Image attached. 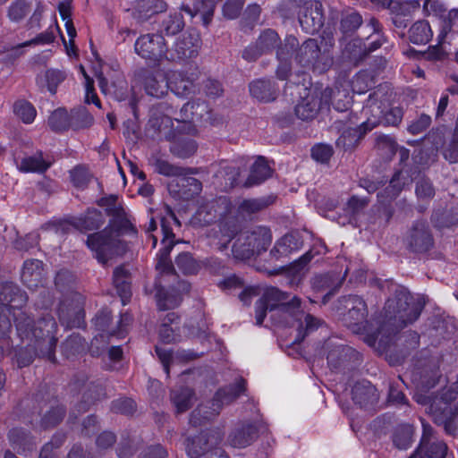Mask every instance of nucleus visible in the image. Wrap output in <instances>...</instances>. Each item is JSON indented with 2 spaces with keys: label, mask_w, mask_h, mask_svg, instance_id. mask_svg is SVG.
Segmentation results:
<instances>
[{
  "label": "nucleus",
  "mask_w": 458,
  "mask_h": 458,
  "mask_svg": "<svg viewBox=\"0 0 458 458\" xmlns=\"http://www.w3.org/2000/svg\"><path fill=\"white\" fill-rule=\"evenodd\" d=\"M325 103L331 101L334 108L339 112L347 111L352 103V98L347 89L336 87L326 88L321 93Z\"/></svg>",
  "instance_id": "35"
},
{
  "label": "nucleus",
  "mask_w": 458,
  "mask_h": 458,
  "mask_svg": "<svg viewBox=\"0 0 458 458\" xmlns=\"http://www.w3.org/2000/svg\"><path fill=\"white\" fill-rule=\"evenodd\" d=\"M376 108L378 111V114H377L378 117V123L386 126L396 127L402 123L403 117V108L394 106L379 110V106H377Z\"/></svg>",
  "instance_id": "53"
},
{
  "label": "nucleus",
  "mask_w": 458,
  "mask_h": 458,
  "mask_svg": "<svg viewBox=\"0 0 458 458\" xmlns=\"http://www.w3.org/2000/svg\"><path fill=\"white\" fill-rule=\"evenodd\" d=\"M21 277L23 284L30 290L43 286L45 282L43 262L38 259L26 260Z\"/></svg>",
  "instance_id": "30"
},
{
  "label": "nucleus",
  "mask_w": 458,
  "mask_h": 458,
  "mask_svg": "<svg viewBox=\"0 0 458 458\" xmlns=\"http://www.w3.org/2000/svg\"><path fill=\"white\" fill-rule=\"evenodd\" d=\"M275 201V197L266 196L257 199H247L241 201L238 206V214L244 217H250L252 215L260 212Z\"/></svg>",
  "instance_id": "42"
},
{
  "label": "nucleus",
  "mask_w": 458,
  "mask_h": 458,
  "mask_svg": "<svg viewBox=\"0 0 458 458\" xmlns=\"http://www.w3.org/2000/svg\"><path fill=\"white\" fill-rule=\"evenodd\" d=\"M181 10L191 17L199 15L202 24L208 27L214 16L215 2L213 0H184Z\"/></svg>",
  "instance_id": "27"
},
{
  "label": "nucleus",
  "mask_w": 458,
  "mask_h": 458,
  "mask_svg": "<svg viewBox=\"0 0 458 458\" xmlns=\"http://www.w3.org/2000/svg\"><path fill=\"white\" fill-rule=\"evenodd\" d=\"M335 46L334 34L331 30H323L318 38H308L299 44L295 62L305 69L319 73L328 71L334 64L332 49Z\"/></svg>",
  "instance_id": "4"
},
{
  "label": "nucleus",
  "mask_w": 458,
  "mask_h": 458,
  "mask_svg": "<svg viewBox=\"0 0 458 458\" xmlns=\"http://www.w3.org/2000/svg\"><path fill=\"white\" fill-rule=\"evenodd\" d=\"M323 325H325V321L323 319L317 318L311 314H307L304 318L303 322L300 324L296 341H302L306 337V335L316 331Z\"/></svg>",
  "instance_id": "61"
},
{
  "label": "nucleus",
  "mask_w": 458,
  "mask_h": 458,
  "mask_svg": "<svg viewBox=\"0 0 458 458\" xmlns=\"http://www.w3.org/2000/svg\"><path fill=\"white\" fill-rule=\"evenodd\" d=\"M63 354L70 359L85 349L84 339L78 334L71 335L61 346Z\"/></svg>",
  "instance_id": "59"
},
{
  "label": "nucleus",
  "mask_w": 458,
  "mask_h": 458,
  "mask_svg": "<svg viewBox=\"0 0 458 458\" xmlns=\"http://www.w3.org/2000/svg\"><path fill=\"white\" fill-rule=\"evenodd\" d=\"M457 396L458 392L449 387L435 396L417 395L416 401L428 405V412L435 423L444 426L448 434L455 435L458 432V403L453 406L452 403Z\"/></svg>",
  "instance_id": "5"
},
{
  "label": "nucleus",
  "mask_w": 458,
  "mask_h": 458,
  "mask_svg": "<svg viewBox=\"0 0 458 458\" xmlns=\"http://www.w3.org/2000/svg\"><path fill=\"white\" fill-rule=\"evenodd\" d=\"M300 306V298L294 296L289 300L287 293L279 289L276 287L267 288L255 305L256 324L261 325L263 323L267 311L294 315Z\"/></svg>",
  "instance_id": "7"
},
{
  "label": "nucleus",
  "mask_w": 458,
  "mask_h": 458,
  "mask_svg": "<svg viewBox=\"0 0 458 458\" xmlns=\"http://www.w3.org/2000/svg\"><path fill=\"white\" fill-rule=\"evenodd\" d=\"M27 299L26 293L13 283L7 282L0 286L2 310L10 308L14 318L19 312H23L20 308L27 302Z\"/></svg>",
  "instance_id": "20"
},
{
  "label": "nucleus",
  "mask_w": 458,
  "mask_h": 458,
  "mask_svg": "<svg viewBox=\"0 0 458 458\" xmlns=\"http://www.w3.org/2000/svg\"><path fill=\"white\" fill-rule=\"evenodd\" d=\"M135 52L144 59L159 61L167 55L164 36L159 33L140 36L135 42Z\"/></svg>",
  "instance_id": "17"
},
{
  "label": "nucleus",
  "mask_w": 458,
  "mask_h": 458,
  "mask_svg": "<svg viewBox=\"0 0 458 458\" xmlns=\"http://www.w3.org/2000/svg\"><path fill=\"white\" fill-rule=\"evenodd\" d=\"M73 386L74 388L80 390L82 387L83 393L81 402L74 406L70 413L68 421L72 423L75 422L79 415L86 412L92 404L105 396L103 386L99 383L88 382V378L84 376L81 378H76Z\"/></svg>",
  "instance_id": "15"
},
{
  "label": "nucleus",
  "mask_w": 458,
  "mask_h": 458,
  "mask_svg": "<svg viewBox=\"0 0 458 458\" xmlns=\"http://www.w3.org/2000/svg\"><path fill=\"white\" fill-rule=\"evenodd\" d=\"M424 302L414 299L409 291L403 286H396L394 296L389 298L384 308V321L380 326L378 335L386 336L395 334L418 319Z\"/></svg>",
  "instance_id": "2"
},
{
  "label": "nucleus",
  "mask_w": 458,
  "mask_h": 458,
  "mask_svg": "<svg viewBox=\"0 0 458 458\" xmlns=\"http://www.w3.org/2000/svg\"><path fill=\"white\" fill-rule=\"evenodd\" d=\"M280 45V36L272 30H264L255 42L247 46L242 52V57L249 62H255L260 56L273 53Z\"/></svg>",
  "instance_id": "16"
},
{
  "label": "nucleus",
  "mask_w": 458,
  "mask_h": 458,
  "mask_svg": "<svg viewBox=\"0 0 458 458\" xmlns=\"http://www.w3.org/2000/svg\"><path fill=\"white\" fill-rule=\"evenodd\" d=\"M259 437V428L254 423H242L232 430L228 437L229 444L235 448H245Z\"/></svg>",
  "instance_id": "25"
},
{
  "label": "nucleus",
  "mask_w": 458,
  "mask_h": 458,
  "mask_svg": "<svg viewBox=\"0 0 458 458\" xmlns=\"http://www.w3.org/2000/svg\"><path fill=\"white\" fill-rule=\"evenodd\" d=\"M7 439L13 451L21 455L30 454L37 447L36 437L24 428H11L8 431Z\"/></svg>",
  "instance_id": "23"
},
{
  "label": "nucleus",
  "mask_w": 458,
  "mask_h": 458,
  "mask_svg": "<svg viewBox=\"0 0 458 458\" xmlns=\"http://www.w3.org/2000/svg\"><path fill=\"white\" fill-rule=\"evenodd\" d=\"M382 44L383 41L378 38L369 42L368 45L357 39L350 42L345 47V51L349 54V59L357 64L366 58L371 52L378 49Z\"/></svg>",
  "instance_id": "39"
},
{
  "label": "nucleus",
  "mask_w": 458,
  "mask_h": 458,
  "mask_svg": "<svg viewBox=\"0 0 458 458\" xmlns=\"http://www.w3.org/2000/svg\"><path fill=\"white\" fill-rule=\"evenodd\" d=\"M228 201L226 198H219L218 199L208 201L199 207L195 215V219L201 225H208L226 213Z\"/></svg>",
  "instance_id": "24"
},
{
  "label": "nucleus",
  "mask_w": 458,
  "mask_h": 458,
  "mask_svg": "<svg viewBox=\"0 0 458 458\" xmlns=\"http://www.w3.org/2000/svg\"><path fill=\"white\" fill-rule=\"evenodd\" d=\"M339 305L346 312L344 321L346 327L354 333H360L366 329L368 309L365 301L358 295L343 296L338 300Z\"/></svg>",
  "instance_id": "12"
},
{
  "label": "nucleus",
  "mask_w": 458,
  "mask_h": 458,
  "mask_svg": "<svg viewBox=\"0 0 458 458\" xmlns=\"http://www.w3.org/2000/svg\"><path fill=\"white\" fill-rule=\"evenodd\" d=\"M51 165L50 162L43 158L41 151H38L35 155L23 157L18 165L19 171L22 173H45Z\"/></svg>",
  "instance_id": "46"
},
{
  "label": "nucleus",
  "mask_w": 458,
  "mask_h": 458,
  "mask_svg": "<svg viewBox=\"0 0 458 458\" xmlns=\"http://www.w3.org/2000/svg\"><path fill=\"white\" fill-rule=\"evenodd\" d=\"M165 277H176L175 270L172 273L158 271V276L145 284L144 290L146 294L153 295L159 310H171L177 307L182 298L180 293H188L191 284L186 281H179L176 286H173V293L166 291L163 285Z\"/></svg>",
  "instance_id": "8"
},
{
  "label": "nucleus",
  "mask_w": 458,
  "mask_h": 458,
  "mask_svg": "<svg viewBox=\"0 0 458 458\" xmlns=\"http://www.w3.org/2000/svg\"><path fill=\"white\" fill-rule=\"evenodd\" d=\"M197 148V143L192 139L182 138L175 140L170 149L174 156L188 158L196 152Z\"/></svg>",
  "instance_id": "57"
},
{
  "label": "nucleus",
  "mask_w": 458,
  "mask_h": 458,
  "mask_svg": "<svg viewBox=\"0 0 458 458\" xmlns=\"http://www.w3.org/2000/svg\"><path fill=\"white\" fill-rule=\"evenodd\" d=\"M198 72H175L172 74L168 81V89H170L175 95L185 97L194 93Z\"/></svg>",
  "instance_id": "28"
},
{
  "label": "nucleus",
  "mask_w": 458,
  "mask_h": 458,
  "mask_svg": "<svg viewBox=\"0 0 458 458\" xmlns=\"http://www.w3.org/2000/svg\"><path fill=\"white\" fill-rule=\"evenodd\" d=\"M69 118L71 128L74 131L89 128L94 122L93 116L83 106L72 109Z\"/></svg>",
  "instance_id": "52"
},
{
  "label": "nucleus",
  "mask_w": 458,
  "mask_h": 458,
  "mask_svg": "<svg viewBox=\"0 0 458 458\" xmlns=\"http://www.w3.org/2000/svg\"><path fill=\"white\" fill-rule=\"evenodd\" d=\"M113 283L122 299L123 304L125 305L131 296V274L129 270L123 266L116 267L113 273Z\"/></svg>",
  "instance_id": "41"
},
{
  "label": "nucleus",
  "mask_w": 458,
  "mask_h": 458,
  "mask_svg": "<svg viewBox=\"0 0 458 458\" xmlns=\"http://www.w3.org/2000/svg\"><path fill=\"white\" fill-rule=\"evenodd\" d=\"M302 247V240L298 233H289L277 240L270 250V255L276 259L288 257L292 252Z\"/></svg>",
  "instance_id": "31"
},
{
  "label": "nucleus",
  "mask_w": 458,
  "mask_h": 458,
  "mask_svg": "<svg viewBox=\"0 0 458 458\" xmlns=\"http://www.w3.org/2000/svg\"><path fill=\"white\" fill-rule=\"evenodd\" d=\"M362 17L359 13H342L339 30L344 37L352 36L362 24Z\"/></svg>",
  "instance_id": "49"
},
{
  "label": "nucleus",
  "mask_w": 458,
  "mask_h": 458,
  "mask_svg": "<svg viewBox=\"0 0 458 458\" xmlns=\"http://www.w3.org/2000/svg\"><path fill=\"white\" fill-rule=\"evenodd\" d=\"M194 392L188 387H181L171 392V401L174 403L176 412L182 413L192 406Z\"/></svg>",
  "instance_id": "48"
},
{
  "label": "nucleus",
  "mask_w": 458,
  "mask_h": 458,
  "mask_svg": "<svg viewBox=\"0 0 458 458\" xmlns=\"http://www.w3.org/2000/svg\"><path fill=\"white\" fill-rule=\"evenodd\" d=\"M55 286L60 293L58 314L67 324L80 319L83 314V296L76 290L75 276L69 270L61 269L55 277Z\"/></svg>",
  "instance_id": "6"
},
{
  "label": "nucleus",
  "mask_w": 458,
  "mask_h": 458,
  "mask_svg": "<svg viewBox=\"0 0 458 458\" xmlns=\"http://www.w3.org/2000/svg\"><path fill=\"white\" fill-rule=\"evenodd\" d=\"M323 98L315 93H309L301 98L294 111L296 116L302 121L313 120L318 114Z\"/></svg>",
  "instance_id": "33"
},
{
  "label": "nucleus",
  "mask_w": 458,
  "mask_h": 458,
  "mask_svg": "<svg viewBox=\"0 0 458 458\" xmlns=\"http://www.w3.org/2000/svg\"><path fill=\"white\" fill-rule=\"evenodd\" d=\"M99 88L103 94L109 96L114 100L123 101L129 96L128 83L122 73L115 72L111 81L102 72L97 75Z\"/></svg>",
  "instance_id": "22"
},
{
  "label": "nucleus",
  "mask_w": 458,
  "mask_h": 458,
  "mask_svg": "<svg viewBox=\"0 0 458 458\" xmlns=\"http://www.w3.org/2000/svg\"><path fill=\"white\" fill-rule=\"evenodd\" d=\"M299 47V40L293 35L285 37L284 41L280 39V45L276 48L277 61H292V57L296 55Z\"/></svg>",
  "instance_id": "51"
},
{
  "label": "nucleus",
  "mask_w": 458,
  "mask_h": 458,
  "mask_svg": "<svg viewBox=\"0 0 458 458\" xmlns=\"http://www.w3.org/2000/svg\"><path fill=\"white\" fill-rule=\"evenodd\" d=\"M114 231L137 233L136 227L123 208L119 211L118 215L112 216L107 227L89 234L86 240L87 246L95 252L96 258L102 264H106L108 259L119 252L121 241L118 239V234H114Z\"/></svg>",
  "instance_id": "3"
},
{
  "label": "nucleus",
  "mask_w": 458,
  "mask_h": 458,
  "mask_svg": "<svg viewBox=\"0 0 458 458\" xmlns=\"http://www.w3.org/2000/svg\"><path fill=\"white\" fill-rule=\"evenodd\" d=\"M245 391V380L241 378L235 384L220 388L215 394L214 400L224 405L234 402Z\"/></svg>",
  "instance_id": "45"
},
{
  "label": "nucleus",
  "mask_w": 458,
  "mask_h": 458,
  "mask_svg": "<svg viewBox=\"0 0 458 458\" xmlns=\"http://www.w3.org/2000/svg\"><path fill=\"white\" fill-rule=\"evenodd\" d=\"M370 129L371 128H368V124L366 123H362L355 128L348 127L337 139L336 147L344 151L354 149L364 137L367 131Z\"/></svg>",
  "instance_id": "36"
},
{
  "label": "nucleus",
  "mask_w": 458,
  "mask_h": 458,
  "mask_svg": "<svg viewBox=\"0 0 458 458\" xmlns=\"http://www.w3.org/2000/svg\"><path fill=\"white\" fill-rule=\"evenodd\" d=\"M48 125L55 132H62L71 128L69 114L64 108L55 110L48 118Z\"/></svg>",
  "instance_id": "56"
},
{
  "label": "nucleus",
  "mask_w": 458,
  "mask_h": 458,
  "mask_svg": "<svg viewBox=\"0 0 458 458\" xmlns=\"http://www.w3.org/2000/svg\"><path fill=\"white\" fill-rule=\"evenodd\" d=\"M413 428L411 425L398 426L393 435V442L396 448L405 450L411 446Z\"/></svg>",
  "instance_id": "58"
},
{
  "label": "nucleus",
  "mask_w": 458,
  "mask_h": 458,
  "mask_svg": "<svg viewBox=\"0 0 458 458\" xmlns=\"http://www.w3.org/2000/svg\"><path fill=\"white\" fill-rule=\"evenodd\" d=\"M176 120L189 123L191 132L195 133L197 130L192 123L211 122V108L206 101L201 99L189 101L182 106Z\"/></svg>",
  "instance_id": "18"
},
{
  "label": "nucleus",
  "mask_w": 458,
  "mask_h": 458,
  "mask_svg": "<svg viewBox=\"0 0 458 458\" xmlns=\"http://www.w3.org/2000/svg\"><path fill=\"white\" fill-rule=\"evenodd\" d=\"M112 315L107 310H100L94 318L96 328L106 334L107 336L118 335L116 328L111 327Z\"/></svg>",
  "instance_id": "63"
},
{
  "label": "nucleus",
  "mask_w": 458,
  "mask_h": 458,
  "mask_svg": "<svg viewBox=\"0 0 458 458\" xmlns=\"http://www.w3.org/2000/svg\"><path fill=\"white\" fill-rule=\"evenodd\" d=\"M167 4L165 0H138L135 10L142 17H150L153 14L163 13Z\"/></svg>",
  "instance_id": "55"
},
{
  "label": "nucleus",
  "mask_w": 458,
  "mask_h": 458,
  "mask_svg": "<svg viewBox=\"0 0 458 458\" xmlns=\"http://www.w3.org/2000/svg\"><path fill=\"white\" fill-rule=\"evenodd\" d=\"M218 439L208 433L202 432L194 437L186 440V451L191 458H199L201 455L214 450Z\"/></svg>",
  "instance_id": "29"
},
{
  "label": "nucleus",
  "mask_w": 458,
  "mask_h": 458,
  "mask_svg": "<svg viewBox=\"0 0 458 458\" xmlns=\"http://www.w3.org/2000/svg\"><path fill=\"white\" fill-rule=\"evenodd\" d=\"M301 26L307 32H314L323 26L322 4L319 1L305 3L299 13Z\"/></svg>",
  "instance_id": "21"
},
{
  "label": "nucleus",
  "mask_w": 458,
  "mask_h": 458,
  "mask_svg": "<svg viewBox=\"0 0 458 458\" xmlns=\"http://www.w3.org/2000/svg\"><path fill=\"white\" fill-rule=\"evenodd\" d=\"M201 47L199 33L195 29H189L182 34L168 49L166 59L173 62H182L195 58Z\"/></svg>",
  "instance_id": "13"
},
{
  "label": "nucleus",
  "mask_w": 458,
  "mask_h": 458,
  "mask_svg": "<svg viewBox=\"0 0 458 458\" xmlns=\"http://www.w3.org/2000/svg\"><path fill=\"white\" fill-rule=\"evenodd\" d=\"M161 233L163 235L161 241L163 247L157 254V262L156 264V269L157 271L173 274L174 266L170 259V252L175 244V235L173 233L172 228L167 225V222L165 218H162L161 220Z\"/></svg>",
  "instance_id": "19"
},
{
  "label": "nucleus",
  "mask_w": 458,
  "mask_h": 458,
  "mask_svg": "<svg viewBox=\"0 0 458 458\" xmlns=\"http://www.w3.org/2000/svg\"><path fill=\"white\" fill-rule=\"evenodd\" d=\"M177 268L184 275H195L199 270V264L190 252H182L175 259Z\"/></svg>",
  "instance_id": "60"
},
{
  "label": "nucleus",
  "mask_w": 458,
  "mask_h": 458,
  "mask_svg": "<svg viewBox=\"0 0 458 458\" xmlns=\"http://www.w3.org/2000/svg\"><path fill=\"white\" fill-rule=\"evenodd\" d=\"M17 335L24 345L15 349V359L19 368L31 364L36 357L46 358L55 362V350L57 338L55 333L57 324L55 318L47 314L34 321L25 312L15 316Z\"/></svg>",
  "instance_id": "1"
},
{
  "label": "nucleus",
  "mask_w": 458,
  "mask_h": 458,
  "mask_svg": "<svg viewBox=\"0 0 458 458\" xmlns=\"http://www.w3.org/2000/svg\"><path fill=\"white\" fill-rule=\"evenodd\" d=\"M447 449L443 441H431L428 429L424 428L420 445L411 455H416V458H445Z\"/></svg>",
  "instance_id": "26"
},
{
  "label": "nucleus",
  "mask_w": 458,
  "mask_h": 458,
  "mask_svg": "<svg viewBox=\"0 0 458 458\" xmlns=\"http://www.w3.org/2000/svg\"><path fill=\"white\" fill-rule=\"evenodd\" d=\"M143 87L145 92L151 97L160 98L168 92V81L163 75H154L152 72L144 70Z\"/></svg>",
  "instance_id": "38"
},
{
  "label": "nucleus",
  "mask_w": 458,
  "mask_h": 458,
  "mask_svg": "<svg viewBox=\"0 0 458 458\" xmlns=\"http://www.w3.org/2000/svg\"><path fill=\"white\" fill-rule=\"evenodd\" d=\"M344 276L339 277L335 273H327L316 276L312 279V288L317 292H328L323 296L322 302L326 304L335 292L342 286Z\"/></svg>",
  "instance_id": "32"
},
{
  "label": "nucleus",
  "mask_w": 458,
  "mask_h": 458,
  "mask_svg": "<svg viewBox=\"0 0 458 458\" xmlns=\"http://www.w3.org/2000/svg\"><path fill=\"white\" fill-rule=\"evenodd\" d=\"M405 249L415 254H424L434 247L432 230L426 220L413 221L403 235Z\"/></svg>",
  "instance_id": "10"
},
{
  "label": "nucleus",
  "mask_w": 458,
  "mask_h": 458,
  "mask_svg": "<svg viewBox=\"0 0 458 458\" xmlns=\"http://www.w3.org/2000/svg\"><path fill=\"white\" fill-rule=\"evenodd\" d=\"M352 400L360 408H369L378 400L376 387L368 381L359 382L352 387Z\"/></svg>",
  "instance_id": "34"
},
{
  "label": "nucleus",
  "mask_w": 458,
  "mask_h": 458,
  "mask_svg": "<svg viewBox=\"0 0 458 458\" xmlns=\"http://www.w3.org/2000/svg\"><path fill=\"white\" fill-rule=\"evenodd\" d=\"M376 148L379 154L388 160L392 159L398 149L395 140L388 136H379L377 139Z\"/></svg>",
  "instance_id": "64"
},
{
  "label": "nucleus",
  "mask_w": 458,
  "mask_h": 458,
  "mask_svg": "<svg viewBox=\"0 0 458 458\" xmlns=\"http://www.w3.org/2000/svg\"><path fill=\"white\" fill-rule=\"evenodd\" d=\"M250 95L261 102H272L277 98V88L271 80L258 79L250 83Z\"/></svg>",
  "instance_id": "37"
},
{
  "label": "nucleus",
  "mask_w": 458,
  "mask_h": 458,
  "mask_svg": "<svg viewBox=\"0 0 458 458\" xmlns=\"http://www.w3.org/2000/svg\"><path fill=\"white\" fill-rule=\"evenodd\" d=\"M327 364L332 370L347 373L358 368L361 363L360 354L353 348L335 344L331 340L326 343Z\"/></svg>",
  "instance_id": "11"
},
{
  "label": "nucleus",
  "mask_w": 458,
  "mask_h": 458,
  "mask_svg": "<svg viewBox=\"0 0 458 458\" xmlns=\"http://www.w3.org/2000/svg\"><path fill=\"white\" fill-rule=\"evenodd\" d=\"M155 170L165 176H182L186 174H193L191 168H186L179 165H173L167 160L162 158H157L154 163Z\"/></svg>",
  "instance_id": "54"
},
{
  "label": "nucleus",
  "mask_w": 458,
  "mask_h": 458,
  "mask_svg": "<svg viewBox=\"0 0 458 458\" xmlns=\"http://www.w3.org/2000/svg\"><path fill=\"white\" fill-rule=\"evenodd\" d=\"M105 223V217L98 209H89L81 217L78 218L74 226L80 230L93 231L98 229Z\"/></svg>",
  "instance_id": "47"
},
{
  "label": "nucleus",
  "mask_w": 458,
  "mask_h": 458,
  "mask_svg": "<svg viewBox=\"0 0 458 458\" xmlns=\"http://www.w3.org/2000/svg\"><path fill=\"white\" fill-rule=\"evenodd\" d=\"M433 37L429 23L425 20L415 21L408 30V39L414 45H425Z\"/></svg>",
  "instance_id": "43"
},
{
  "label": "nucleus",
  "mask_w": 458,
  "mask_h": 458,
  "mask_svg": "<svg viewBox=\"0 0 458 458\" xmlns=\"http://www.w3.org/2000/svg\"><path fill=\"white\" fill-rule=\"evenodd\" d=\"M414 191L418 201L422 203V205L418 206L417 209L422 213L427 208L426 205H428L434 199L436 188L429 178L422 176L416 180Z\"/></svg>",
  "instance_id": "40"
},
{
  "label": "nucleus",
  "mask_w": 458,
  "mask_h": 458,
  "mask_svg": "<svg viewBox=\"0 0 458 458\" xmlns=\"http://www.w3.org/2000/svg\"><path fill=\"white\" fill-rule=\"evenodd\" d=\"M185 26L183 17L181 13H174L163 19L159 27V34L174 36L181 32Z\"/></svg>",
  "instance_id": "50"
},
{
  "label": "nucleus",
  "mask_w": 458,
  "mask_h": 458,
  "mask_svg": "<svg viewBox=\"0 0 458 458\" xmlns=\"http://www.w3.org/2000/svg\"><path fill=\"white\" fill-rule=\"evenodd\" d=\"M456 19H458V9H452L448 17L445 20L444 25L437 36V43L428 47V48L423 51V61L437 64L443 63L449 58L450 53L447 47L450 46V44L446 40V38Z\"/></svg>",
  "instance_id": "14"
},
{
  "label": "nucleus",
  "mask_w": 458,
  "mask_h": 458,
  "mask_svg": "<svg viewBox=\"0 0 458 458\" xmlns=\"http://www.w3.org/2000/svg\"><path fill=\"white\" fill-rule=\"evenodd\" d=\"M272 241V233L267 226H255L241 233L232 250L236 259H247L267 250Z\"/></svg>",
  "instance_id": "9"
},
{
  "label": "nucleus",
  "mask_w": 458,
  "mask_h": 458,
  "mask_svg": "<svg viewBox=\"0 0 458 458\" xmlns=\"http://www.w3.org/2000/svg\"><path fill=\"white\" fill-rule=\"evenodd\" d=\"M30 13V4L25 0H15L7 9V17L13 22H20Z\"/></svg>",
  "instance_id": "62"
},
{
  "label": "nucleus",
  "mask_w": 458,
  "mask_h": 458,
  "mask_svg": "<svg viewBox=\"0 0 458 458\" xmlns=\"http://www.w3.org/2000/svg\"><path fill=\"white\" fill-rule=\"evenodd\" d=\"M272 170L264 157H259L250 167V173L244 182L245 187L258 185L271 176Z\"/></svg>",
  "instance_id": "44"
}]
</instances>
